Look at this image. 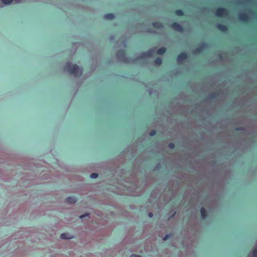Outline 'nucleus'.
Masks as SVG:
<instances>
[{"label": "nucleus", "instance_id": "f257e3e1", "mask_svg": "<svg viewBox=\"0 0 257 257\" xmlns=\"http://www.w3.org/2000/svg\"><path fill=\"white\" fill-rule=\"evenodd\" d=\"M155 49H151L147 52L142 53L139 56L135 58H131L126 57L123 50H119L116 54V57L118 61L125 63H133L138 59H143L151 57L155 52Z\"/></svg>", "mask_w": 257, "mask_h": 257}, {"label": "nucleus", "instance_id": "f03ea898", "mask_svg": "<svg viewBox=\"0 0 257 257\" xmlns=\"http://www.w3.org/2000/svg\"><path fill=\"white\" fill-rule=\"evenodd\" d=\"M65 69L75 76H80L82 73V69L76 64L67 62L65 66Z\"/></svg>", "mask_w": 257, "mask_h": 257}, {"label": "nucleus", "instance_id": "7ed1b4c3", "mask_svg": "<svg viewBox=\"0 0 257 257\" xmlns=\"http://www.w3.org/2000/svg\"><path fill=\"white\" fill-rule=\"evenodd\" d=\"M215 15L217 17H222L227 15V11L224 8H219L216 11Z\"/></svg>", "mask_w": 257, "mask_h": 257}, {"label": "nucleus", "instance_id": "20e7f679", "mask_svg": "<svg viewBox=\"0 0 257 257\" xmlns=\"http://www.w3.org/2000/svg\"><path fill=\"white\" fill-rule=\"evenodd\" d=\"M239 20L244 22H246L249 20V16L245 13H240L238 15Z\"/></svg>", "mask_w": 257, "mask_h": 257}, {"label": "nucleus", "instance_id": "39448f33", "mask_svg": "<svg viewBox=\"0 0 257 257\" xmlns=\"http://www.w3.org/2000/svg\"><path fill=\"white\" fill-rule=\"evenodd\" d=\"M172 28L175 31L179 32H182L183 31V28L182 26L178 23H174L172 24Z\"/></svg>", "mask_w": 257, "mask_h": 257}, {"label": "nucleus", "instance_id": "423d86ee", "mask_svg": "<svg viewBox=\"0 0 257 257\" xmlns=\"http://www.w3.org/2000/svg\"><path fill=\"white\" fill-rule=\"evenodd\" d=\"M187 58V55L185 53H180L177 57V62L178 63H181Z\"/></svg>", "mask_w": 257, "mask_h": 257}, {"label": "nucleus", "instance_id": "0eeeda50", "mask_svg": "<svg viewBox=\"0 0 257 257\" xmlns=\"http://www.w3.org/2000/svg\"><path fill=\"white\" fill-rule=\"evenodd\" d=\"M60 237L62 239H68L73 238V236L69 233H63L61 234Z\"/></svg>", "mask_w": 257, "mask_h": 257}, {"label": "nucleus", "instance_id": "6e6552de", "mask_svg": "<svg viewBox=\"0 0 257 257\" xmlns=\"http://www.w3.org/2000/svg\"><path fill=\"white\" fill-rule=\"evenodd\" d=\"M77 201L76 198L74 196L68 197L65 199V202L69 203H75Z\"/></svg>", "mask_w": 257, "mask_h": 257}, {"label": "nucleus", "instance_id": "1a4fd4ad", "mask_svg": "<svg viewBox=\"0 0 257 257\" xmlns=\"http://www.w3.org/2000/svg\"><path fill=\"white\" fill-rule=\"evenodd\" d=\"M217 27L219 30L223 32H226L228 30L227 27L226 26L220 24H217Z\"/></svg>", "mask_w": 257, "mask_h": 257}, {"label": "nucleus", "instance_id": "9d476101", "mask_svg": "<svg viewBox=\"0 0 257 257\" xmlns=\"http://www.w3.org/2000/svg\"><path fill=\"white\" fill-rule=\"evenodd\" d=\"M153 26L154 27L159 29H162L164 28L163 25L161 23L158 22L153 23Z\"/></svg>", "mask_w": 257, "mask_h": 257}, {"label": "nucleus", "instance_id": "9b49d317", "mask_svg": "<svg viewBox=\"0 0 257 257\" xmlns=\"http://www.w3.org/2000/svg\"><path fill=\"white\" fill-rule=\"evenodd\" d=\"M206 45H207L205 43L202 44L199 47H198L195 50V53H198L201 52L203 50V49L205 47H206Z\"/></svg>", "mask_w": 257, "mask_h": 257}, {"label": "nucleus", "instance_id": "f8f14e48", "mask_svg": "<svg viewBox=\"0 0 257 257\" xmlns=\"http://www.w3.org/2000/svg\"><path fill=\"white\" fill-rule=\"evenodd\" d=\"M200 213L201 215V217L202 219H205L207 217V214L206 210L204 208L202 207L200 210Z\"/></svg>", "mask_w": 257, "mask_h": 257}, {"label": "nucleus", "instance_id": "ddd939ff", "mask_svg": "<svg viewBox=\"0 0 257 257\" xmlns=\"http://www.w3.org/2000/svg\"><path fill=\"white\" fill-rule=\"evenodd\" d=\"M250 2V0H237L236 3L238 5H243Z\"/></svg>", "mask_w": 257, "mask_h": 257}, {"label": "nucleus", "instance_id": "4468645a", "mask_svg": "<svg viewBox=\"0 0 257 257\" xmlns=\"http://www.w3.org/2000/svg\"><path fill=\"white\" fill-rule=\"evenodd\" d=\"M114 16L112 14H108L104 16V18L106 20H112L114 18Z\"/></svg>", "mask_w": 257, "mask_h": 257}, {"label": "nucleus", "instance_id": "2eb2a0df", "mask_svg": "<svg viewBox=\"0 0 257 257\" xmlns=\"http://www.w3.org/2000/svg\"><path fill=\"white\" fill-rule=\"evenodd\" d=\"M166 51V49L165 47L159 48L157 51V53L160 55L164 54Z\"/></svg>", "mask_w": 257, "mask_h": 257}, {"label": "nucleus", "instance_id": "dca6fc26", "mask_svg": "<svg viewBox=\"0 0 257 257\" xmlns=\"http://www.w3.org/2000/svg\"><path fill=\"white\" fill-rule=\"evenodd\" d=\"M162 62V59L158 58H157L155 60V65L159 66L161 64Z\"/></svg>", "mask_w": 257, "mask_h": 257}, {"label": "nucleus", "instance_id": "f3484780", "mask_svg": "<svg viewBox=\"0 0 257 257\" xmlns=\"http://www.w3.org/2000/svg\"><path fill=\"white\" fill-rule=\"evenodd\" d=\"M13 2V0H2V2L5 5H10Z\"/></svg>", "mask_w": 257, "mask_h": 257}, {"label": "nucleus", "instance_id": "a211bd4d", "mask_svg": "<svg viewBox=\"0 0 257 257\" xmlns=\"http://www.w3.org/2000/svg\"><path fill=\"white\" fill-rule=\"evenodd\" d=\"M176 14L178 16H181L183 15V12L180 10H177L176 11Z\"/></svg>", "mask_w": 257, "mask_h": 257}, {"label": "nucleus", "instance_id": "6ab92c4d", "mask_svg": "<svg viewBox=\"0 0 257 257\" xmlns=\"http://www.w3.org/2000/svg\"><path fill=\"white\" fill-rule=\"evenodd\" d=\"M98 176V174L95 173H92L90 175V178L92 179H95V178H97Z\"/></svg>", "mask_w": 257, "mask_h": 257}, {"label": "nucleus", "instance_id": "aec40b11", "mask_svg": "<svg viewBox=\"0 0 257 257\" xmlns=\"http://www.w3.org/2000/svg\"><path fill=\"white\" fill-rule=\"evenodd\" d=\"M252 254L254 257H257V249H253Z\"/></svg>", "mask_w": 257, "mask_h": 257}, {"label": "nucleus", "instance_id": "412c9836", "mask_svg": "<svg viewBox=\"0 0 257 257\" xmlns=\"http://www.w3.org/2000/svg\"><path fill=\"white\" fill-rule=\"evenodd\" d=\"M170 235L169 234L166 235L163 238V240L165 241L170 238Z\"/></svg>", "mask_w": 257, "mask_h": 257}, {"label": "nucleus", "instance_id": "4be33fe9", "mask_svg": "<svg viewBox=\"0 0 257 257\" xmlns=\"http://www.w3.org/2000/svg\"><path fill=\"white\" fill-rule=\"evenodd\" d=\"M168 147L171 149H174L175 148V145L173 143H171L169 144Z\"/></svg>", "mask_w": 257, "mask_h": 257}, {"label": "nucleus", "instance_id": "5701e85b", "mask_svg": "<svg viewBox=\"0 0 257 257\" xmlns=\"http://www.w3.org/2000/svg\"><path fill=\"white\" fill-rule=\"evenodd\" d=\"M156 132L155 131L153 130V131H152L150 133V135L151 136H154L156 135Z\"/></svg>", "mask_w": 257, "mask_h": 257}, {"label": "nucleus", "instance_id": "b1692460", "mask_svg": "<svg viewBox=\"0 0 257 257\" xmlns=\"http://www.w3.org/2000/svg\"><path fill=\"white\" fill-rule=\"evenodd\" d=\"M88 215H89V214L88 213H86L85 214L80 215V218L82 219L83 218H84L85 217H87V216H88Z\"/></svg>", "mask_w": 257, "mask_h": 257}, {"label": "nucleus", "instance_id": "393cba45", "mask_svg": "<svg viewBox=\"0 0 257 257\" xmlns=\"http://www.w3.org/2000/svg\"><path fill=\"white\" fill-rule=\"evenodd\" d=\"M147 32L148 33H155V31H154L153 30H151L150 29H148V30H147Z\"/></svg>", "mask_w": 257, "mask_h": 257}, {"label": "nucleus", "instance_id": "a878e982", "mask_svg": "<svg viewBox=\"0 0 257 257\" xmlns=\"http://www.w3.org/2000/svg\"><path fill=\"white\" fill-rule=\"evenodd\" d=\"M148 216H149V217H151V218L153 216V213L152 212H149L148 213Z\"/></svg>", "mask_w": 257, "mask_h": 257}, {"label": "nucleus", "instance_id": "bb28decb", "mask_svg": "<svg viewBox=\"0 0 257 257\" xmlns=\"http://www.w3.org/2000/svg\"><path fill=\"white\" fill-rule=\"evenodd\" d=\"M131 257H141V256L139 255H136V254H132L131 255Z\"/></svg>", "mask_w": 257, "mask_h": 257}, {"label": "nucleus", "instance_id": "cd10ccee", "mask_svg": "<svg viewBox=\"0 0 257 257\" xmlns=\"http://www.w3.org/2000/svg\"><path fill=\"white\" fill-rule=\"evenodd\" d=\"M236 130H237V131H239V130H243V128H242V127H237V128H236Z\"/></svg>", "mask_w": 257, "mask_h": 257}, {"label": "nucleus", "instance_id": "c85d7f7f", "mask_svg": "<svg viewBox=\"0 0 257 257\" xmlns=\"http://www.w3.org/2000/svg\"><path fill=\"white\" fill-rule=\"evenodd\" d=\"M20 0H16L17 3H20Z\"/></svg>", "mask_w": 257, "mask_h": 257}, {"label": "nucleus", "instance_id": "c756f323", "mask_svg": "<svg viewBox=\"0 0 257 257\" xmlns=\"http://www.w3.org/2000/svg\"><path fill=\"white\" fill-rule=\"evenodd\" d=\"M0 7H2V6H0Z\"/></svg>", "mask_w": 257, "mask_h": 257}]
</instances>
